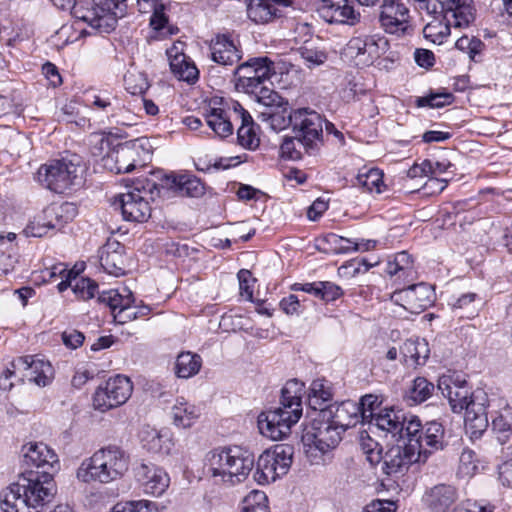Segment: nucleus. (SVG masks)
<instances>
[{"instance_id": "nucleus-1", "label": "nucleus", "mask_w": 512, "mask_h": 512, "mask_svg": "<svg viewBox=\"0 0 512 512\" xmlns=\"http://www.w3.org/2000/svg\"><path fill=\"white\" fill-rule=\"evenodd\" d=\"M390 447L381 462L387 475L401 473L413 463H424L435 451L443 448L444 428L431 421L422 427L420 420H412L407 426V438Z\"/></svg>"}, {"instance_id": "nucleus-2", "label": "nucleus", "mask_w": 512, "mask_h": 512, "mask_svg": "<svg viewBox=\"0 0 512 512\" xmlns=\"http://www.w3.org/2000/svg\"><path fill=\"white\" fill-rule=\"evenodd\" d=\"M303 388L304 384L298 380H289L281 391L280 406L258 416V428L263 436L278 441L290 434L291 427L302 416Z\"/></svg>"}, {"instance_id": "nucleus-3", "label": "nucleus", "mask_w": 512, "mask_h": 512, "mask_svg": "<svg viewBox=\"0 0 512 512\" xmlns=\"http://www.w3.org/2000/svg\"><path fill=\"white\" fill-rule=\"evenodd\" d=\"M254 455L239 446L209 451L204 459L203 472L216 485L233 486L243 482L254 467Z\"/></svg>"}, {"instance_id": "nucleus-4", "label": "nucleus", "mask_w": 512, "mask_h": 512, "mask_svg": "<svg viewBox=\"0 0 512 512\" xmlns=\"http://www.w3.org/2000/svg\"><path fill=\"white\" fill-rule=\"evenodd\" d=\"M55 494V483L49 479L40 483L36 478L21 476L1 492L0 508L2 512H41V508L50 503Z\"/></svg>"}, {"instance_id": "nucleus-5", "label": "nucleus", "mask_w": 512, "mask_h": 512, "mask_svg": "<svg viewBox=\"0 0 512 512\" xmlns=\"http://www.w3.org/2000/svg\"><path fill=\"white\" fill-rule=\"evenodd\" d=\"M130 456L119 446L109 445L84 460L77 470V478L85 483H109L121 478L129 468Z\"/></svg>"}, {"instance_id": "nucleus-6", "label": "nucleus", "mask_w": 512, "mask_h": 512, "mask_svg": "<svg viewBox=\"0 0 512 512\" xmlns=\"http://www.w3.org/2000/svg\"><path fill=\"white\" fill-rule=\"evenodd\" d=\"M344 433L330 419H322L318 412L310 427L305 428L301 437L304 452L312 464H320L323 456L335 449Z\"/></svg>"}, {"instance_id": "nucleus-7", "label": "nucleus", "mask_w": 512, "mask_h": 512, "mask_svg": "<svg viewBox=\"0 0 512 512\" xmlns=\"http://www.w3.org/2000/svg\"><path fill=\"white\" fill-rule=\"evenodd\" d=\"M84 167L77 157L51 160L40 166L37 179L47 189L63 193L66 190L80 186L83 180Z\"/></svg>"}, {"instance_id": "nucleus-8", "label": "nucleus", "mask_w": 512, "mask_h": 512, "mask_svg": "<svg viewBox=\"0 0 512 512\" xmlns=\"http://www.w3.org/2000/svg\"><path fill=\"white\" fill-rule=\"evenodd\" d=\"M419 10L428 14H439L445 21L441 34H449L450 29L468 27L474 21L473 0H415Z\"/></svg>"}, {"instance_id": "nucleus-9", "label": "nucleus", "mask_w": 512, "mask_h": 512, "mask_svg": "<svg viewBox=\"0 0 512 512\" xmlns=\"http://www.w3.org/2000/svg\"><path fill=\"white\" fill-rule=\"evenodd\" d=\"M128 188L127 192L119 195L114 205L121 209L125 220L146 221L151 216L150 200L153 199L156 183L147 178H141L133 181Z\"/></svg>"}, {"instance_id": "nucleus-10", "label": "nucleus", "mask_w": 512, "mask_h": 512, "mask_svg": "<svg viewBox=\"0 0 512 512\" xmlns=\"http://www.w3.org/2000/svg\"><path fill=\"white\" fill-rule=\"evenodd\" d=\"M153 147L147 138H138L118 144L107 155L105 166L116 173H128L145 166L152 157Z\"/></svg>"}, {"instance_id": "nucleus-11", "label": "nucleus", "mask_w": 512, "mask_h": 512, "mask_svg": "<svg viewBox=\"0 0 512 512\" xmlns=\"http://www.w3.org/2000/svg\"><path fill=\"white\" fill-rule=\"evenodd\" d=\"M324 120L320 114L307 108L293 111L292 130L297 142L308 154H314L322 144Z\"/></svg>"}, {"instance_id": "nucleus-12", "label": "nucleus", "mask_w": 512, "mask_h": 512, "mask_svg": "<svg viewBox=\"0 0 512 512\" xmlns=\"http://www.w3.org/2000/svg\"><path fill=\"white\" fill-rule=\"evenodd\" d=\"M292 456L293 448L289 445H275L264 451L257 461L255 479L260 484L274 482L288 472Z\"/></svg>"}, {"instance_id": "nucleus-13", "label": "nucleus", "mask_w": 512, "mask_h": 512, "mask_svg": "<svg viewBox=\"0 0 512 512\" xmlns=\"http://www.w3.org/2000/svg\"><path fill=\"white\" fill-rule=\"evenodd\" d=\"M76 215V206L72 203L51 204L34 216L24 229L27 237H42L52 229H60L64 223Z\"/></svg>"}, {"instance_id": "nucleus-14", "label": "nucleus", "mask_w": 512, "mask_h": 512, "mask_svg": "<svg viewBox=\"0 0 512 512\" xmlns=\"http://www.w3.org/2000/svg\"><path fill=\"white\" fill-rule=\"evenodd\" d=\"M24 462L29 466L43 469L41 472L30 471L26 478H36L40 483L53 481V475L59 468V460L55 452L42 442L28 443L22 449Z\"/></svg>"}, {"instance_id": "nucleus-15", "label": "nucleus", "mask_w": 512, "mask_h": 512, "mask_svg": "<svg viewBox=\"0 0 512 512\" xmlns=\"http://www.w3.org/2000/svg\"><path fill=\"white\" fill-rule=\"evenodd\" d=\"M133 391L130 379L123 375L109 378L104 386L97 388L93 396L96 410L106 412L126 403Z\"/></svg>"}, {"instance_id": "nucleus-16", "label": "nucleus", "mask_w": 512, "mask_h": 512, "mask_svg": "<svg viewBox=\"0 0 512 512\" xmlns=\"http://www.w3.org/2000/svg\"><path fill=\"white\" fill-rule=\"evenodd\" d=\"M387 44L383 38L374 35L352 37L343 49L344 57L355 66H370L381 55V49Z\"/></svg>"}, {"instance_id": "nucleus-17", "label": "nucleus", "mask_w": 512, "mask_h": 512, "mask_svg": "<svg viewBox=\"0 0 512 512\" xmlns=\"http://www.w3.org/2000/svg\"><path fill=\"white\" fill-rule=\"evenodd\" d=\"M438 389L448 399L455 413L469 410L476 393V390L470 392L465 376L456 372L442 375L438 381Z\"/></svg>"}, {"instance_id": "nucleus-18", "label": "nucleus", "mask_w": 512, "mask_h": 512, "mask_svg": "<svg viewBox=\"0 0 512 512\" xmlns=\"http://www.w3.org/2000/svg\"><path fill=\"white\" fill-rule=\"evenodd\" d=\"M390 299L406 311L419 314L433 304L435 293L432 286L422 282L396 289Z\"/></svg>"}, {"instance_id": "nucleus-19", "label": "nucleus", "mask_w": 512, "mask_h": 512, "mask_svg": "<svg viewBox=\"0 0 512 512\" xmlns=\"http://www.w3.org/2000/svg\"><path fill=\"white\" fill-rule=\"evenodd\" d=\"M409 9L403 0H383L380 23L386 33L401 36L409 28Z\"/></svg>"}, {"instance_id": "nucleus-20", "label": "nucleus", "mask_w": 512, "mask_h": 512, "mask_svg": "<svg viewBox=\"0 0 512 512\" xmlns=\"http://www.w3.org/2000/svg\"><path fill=\"white\" fill-rule=\"evenodd\" d=\"M11 367L39 387L47 386L53 378V368L49 361L34 355H26L15 359Z\"/></svg>"}, {"instance_id": "nucleus-21", "label": "nucleus", "mask_w": 512, "mask_h": 512, "mask_svg": "<svg viewBox=\"0 0 512 512\" xmlns=\"http://www.w3.org/2000/svg\"><path fill=\"white\" fill-rule=\"evenodd\" d=\"M135 476L144 493L161 496L169 487L170 477L160 466L142 462L135 468Z\"/></svg>"}, {"instance_id": "nucleus-22", "label": "nucleus", "mask_w": 512, "mask_h": 512, "mask_svg": "<svg viewBox=\"0 0 512 512\" xmlns=\"http://www.w3.org/2000/svg\"><path fill=\"white\" fill-rule=\"evenodd\" d=\"M487 409V393L477 389L470 409L465 411V430L472 440L479 439L488 427Z\"/></svg>"}, {"instance_id": "nucleus-23", "label": "nucleus", "mask_w": 512, "mask_h": 512, "mask_svg": "<svg viewBox=\"0 0 512 512\" xmlns=\"http://www.w3.org/2000/svg\"><path fill=\"white\" fill-rule=\"evenodd\" d=\"M412 420H419L415 416L407 418L401 411H395L391 408L380 410L374 417L373 425L379 430L391 434L398 441L407 438V426Z\"/></svg>"}, {"instance_id": "nucleus-24", "label": "nucleus", "mask_w": 512, "mask_h": 512, "mask_svg": "<svg viewBox=\"0 0 512 512\" xmlns=\"http://www.w3.org/2000/svg\"><path fill=\"white\" fill-rule=\"evenodd\" d=\"M488 416L492 429L498 434V440L504 443L512 432V408L502 398L487 397Z\"/></svg>"}, {"instance_id": "nucleus-25", "label": "nucleus", "mask_w": 512, "mask_h": 512, "mask_svg": "<svg viewBox=\"0 0 512 512\" xmlns=\"http://www.w3.org/2000/svg\"><path fill=\"white\" fill-rule=\"evenodd\" d=\"M318 12L326 22L337 24L354 25L360 16L349 0H321Z\"/></svg>"}, {"instance_id": "nucleus-26", "label": "nucleus", "mask_w": 512, "mask_h": 512, "mask_svg": "<svg viewBox=\"0 0 512 512\" xmlns=\"http://www.w3.org/2000/svg\"><path fill=\"white\" fill-rule=\"evenodd\" d=\"M321 412L322 419H330L332 423H335L344 432L361 421L358 404L352 400L329 404L325 409H321Z\"/></svg>"}, {"instance_id": "nucleus-27", "label": "nucleus", "mask_w": 512, "mask_h": 512, "mask_svg": "<svg viewBox=\"0 0 512 512\" xmlns=\"http://www.w3.org/2000/svg\"><path fill=\"white\" fill-rule=\"evenodd\" d=\"M182 42L174 43L166 54L172 73L181 81L194 83L198 79L199 71L195 64L184 53Z\"/></svg>"}, {"instance_id": "nucleus-28", "label": "nucleus", "mask_w": 512, "mask_h": 512, "mask_svg": "<svg viewBox=\"0 0 512 512\" xmlns=\"http://www.w3.org/2000/svg\"><path fill=\"white\" fill-rule=\"evenodd\" d=\"M458 497V490L455 486L438 484L425 493L424 501L431 512H449Z\"/></svg>"}, {"instance_id": "nucleus-29", "label": "nucleus", "mask_w": 512, "mask_h": 512, "mask_svg": "<svg viewBox=\"0 0 512 512\" xmlns=\"http://www.w3.org/2000/svg\"><path fill=\"white\" fill-rule=\"evenodd\" d=\"M139 437L143 447L153 453L169 454L174 446L171 432L167 428L158 430L144 425Z\"/></svg>"}, {"instance_id": "nucleus-30", "label": "nucleus", "mask_w": 512, "mask_h": 512, "mask_svg": "<svg viewBox=\"0 0 512 512\" xmlns=\"http://www.w3.org/2000/svg\"><path fill=\"white\" fill-rule=\"evenodd\" d=\"M161 185L180 196L198 197L204 193V186L201 181L188 174L165 175L161 180Z\"/></svg>"}, {"instance_id": "nucleus-31", "label": "nucleus", "mask_w": 512, "mask_h": 512, "mask_svg": "<svg viewBox=\"0 0 512 512\" xmlns=\"http://www.w3.org/2000/svg\"><path fill=\"white\" fill-rule=\"evenodd\" d=\"M125 248L119 242H108L100 251V264L105 272L113 276H121L125 273L126 259Z\"/></svg>"}, {"instance_id": "nucleus-32", "label": "nucleus", "mask_w": 512, "mask_h": 512, "mask_svg": "<svg viewBox=\"0 0 512 512\" xmlns=\"http://www.w3.org/2000/svg\"><path fill=\"white\" fill-rule=\"evenodd\" d=\"M211 59L220 65H234L241 59L235 43L227 35H216L210 42Z\"/></svg>"}, {"instance_id": "nucleus-33", "label": "nucleus", "mask_w": 512, "mask_h": 512, "mask_svg": "<svg viewBox=\"0 0 512 512\" xmlns=\"http://www.w3.org/2000/svg\"><path fill=\"white\" fill-rule=\"evenodd\" d=\"M273 63L267 57L253 58L239 65L234 71V80L251 79L252 77H271Z\"/></svg>"}, {"instance_id": "nucleus-34", "label": "nucleus", "mask_w": 512, "mask_h": 512, "mask_svg": "<svg viewBox=\"0 0 512 512\" xmlns=\"http://www.w3.org/2000/svg\"><path fill=\"white\" fill-rule=\"evenodd\" d=\"M429 346L425 339L407 340L401 347V354L407 366L424 365L429 357Z\"/></svg>"}, {"instance_id": "nucleus-35", "label": "nucleus", "mask_w": 512, "mask_h": 512, "mask_svg": "<svg viewBox=\"0 0 512 512\" xmlns=\"http://www.w3.org/2000/svg\"><path fill=\"white\" fill-rule=\"evenodd\" d=\"M172 423L178 428H190L199 417L197 408L185 401L183 398L177 399L171 408Z\"/></svg>"}, {"instance_id": "nucleus-36", "label": "nucleus", "mask_w": 512, "mask_h": 512, "mask_svg": "<svg viewBox=\"0 0 512 512\" xmlns=\"http://www.w3.org/2000/svg\"><path fill=\"white\" fill-rule=\"evenodd\" d=\"M333 398L332 388L328 381L324 379L313 380L308 392V405L313 410L325 409L326 403Z\"/></svg>"}, {"instance_id": "nucleus-37", "label": "nucleus", "mask_w": 512, "mask_h": 512, "mask_svg": "<svg viewBox=\"0 0 512 512\" xmlns=\"http://www.w3.org/2000/svg\"><path fill=\"white\" fill-rule=\"evenodd\" d=\"M274 0H249L247 16L255 23H267L276 16Z\"/></svg>"}, {"instance_id": "nucleus-38", "label": "nucleus", "mask_w": 512, "mask_h": 512, "mask_svg": "<svg viewBox=\"0 0 512 512\" xmlns=\"http://www.w3.org/2000/svg\"><path fill=\"white\" fill-rule=\"evenodd\" d=\"M207 125L220 138H225L233 133L231 117L221 108H212L205 115Z\"/></svg>"}, {"instance_id": "nucleus-39", "label": "nucleus", "mask_w": 512, "mask_h": 512, "mask_svg": "<svg viewBox=\"0 0 512 512\" xmlns=\"http://www.w3.org/2000/svg\"><path fill=\"white\" fill-rule=\"evenodd\" d=\"M202 366V359L198 354L182 352L175 363V373L179 378L188 379L196 375Z\"/></svg>"}, {"instance_id": "nucleus-40", "label": "nucleus", "mask_w": 512, "mask_h": 512, "mask_svg": "<svg viewBox=\"0 0 512 512\" xmlns=\"http://www.w3.org/2000/svg\"><path fill=\"white\" fill-rule=\"evenodd\" d=\"M240 122V127L237 130L238 143L246 149H256L260 144V138L256 132L255 123L251 115L244 116Z\"/></svg>"}, {"instance_id": "nucleus-41", "label": "nucleus", "mask_w": 512, "mask_h": 512, "mask_svg": "<svg viewBox=\"0 0 512 512\" xmlns=\"http://www.w3.org/2000/svg\"><path fill=\"white\" fill-rule=\"evenodd\" d=\"M87 101L91 108L100 110L106 114L113 113L119 101L116 95L107 90L95 92L88 96ZM114 116V114H112Z\"/></svg>"}, {"instance_id": "nucleus-42", "label": "nucleus", "mask_w": 512, "mask_h": 512, "mask_svg": "<svg viewBox=\"0 0 512 512\" xmlns=\"http://www.w3.org/2000/svg\"><path fill=\"white\" fill-rule=\"evenodd\" d=\"M287 110H263L260 112L259 117L263 122H266L268 126L274 131H280L288 126L292 127V113L287 114Z\"/></svg>"}, {"instance_id": "nucleus-43", "label": "nucleus", "mask_w": 512, "mask_h": 512, "mask_svg": "<svg viewBox=\"0 0 512 512\" xmlns=\"http://www.w3.org/2000/svg\"><path fill=\"white\" fill-rule=\"evenodd\" d=\"M126 294H120L117 290H108L102 291L98 296V301L106 304L112 311V315L114 312H117L120 308H123L124 305H130L133 302L132 294L127 289H124Z\"/></svg>"}, {"instance_id": "nucleus-44", "label": "nucleus", "mask_w": 512, "mask_h": 512, "mask_svg": "<svg viewBox=\"0 0 512 512\" xmlns=\"http://www.w3.org/2000/svg\"><path fill=\"white\" fill-rule=\"evenodd\" d=\"M257 102L265 107L264 110H279L288 108V101L282 98L277 92L267 88L261 87L259 92L255 95Z\"/></svg>"}, {"instance_id": "nucleus-45", "label": "nucleus", "mask_w": 512, "mask_h": 512, "mask_svg": "<svg viewBox=\"0 0 512 512\" xmlns=\"http://www.w3.org/2000/svg\"><path fill=\"white\" fill-rule=\"evenodd\" d=\"M381 403L382 401L377 395L366 394L362 396L360 402H357L361 422H368L372 424L374 417L378 414L376 410L380 407Z\"/></svg>"}, {"instance_id": "nucleus-46", "label": "nucleus", "mask_w": 512, "mask_h": 512, "mask_svg": "<svg viewBox=\"0 0 512 512\" xmlns=\"http://www.w3.org/2000/svg\"><path fill=\"white\" fill-rule=\"evenodd\" d=\"M357 184L362 186L368 191L375 190L377 193L381 192L383 185V174L377 168H371L357 175Z\"/></svg>"}, {"instance_id": "nucleus-47", "label": "nucleus", "mask_w": 512, "mask_h": 512, "mask_svg": "<svg viewBox=\"0 0 512 512\" xmlns=\"http://www.w3.org/2000/svg\"><path fill=\"white\" fill-rule=\"evenodd\" d=\"M299 53L308 67L319 66L323 64L327 59L326 53L315 46L312 41H306L299 48Z\"/></svg>"}, {"instance_id": "nucleus-48", "label": "nucleus", "mask_w": 512, "mask_h": 512, "mask_svg": "<svg viewBox=\"0 0 512 512\" xmlns=\"http://www.w3.org/2000/svg\"><path fill=\"white\" fill-rule=\"evenodd\" d=\"M478 468V461L475 453L470 449H464L459 458L457 475L461 478L472 477Z\"/></svg>"}, {"instance_id": "nucleus-49", "label": "nucleus", "mask_w": 512, "mask_h": 512, "mask_svg": "<svg viewBox=\"0 0 512 512\" xmlns=\"http://www.w3.org/2000/svg\"><path fill=\"white\" fill-rule=\"evenodd\" d=\"M74 284L72 285V290L77 297L83 300L91 299L95 296L98 285L95 281H92L89 278L77 277V274L73 276Z\"/></svg>"}, {"instance_id": "nucleus-50", "label": "nucleus", "mask_w": 512, "mask_h": 512, "mask_svg": "<svg viewBox=\"0 0 512 512\" xmlns=\"http://www.w3.org/2000/svg\"><path fill=\"white\" fill-rule=\"evenodd\" d=\"M75 15L80 19L89 22L91 27L104 33H109L110 31L114 30L117 23V19L109 13L104 15H99L96 13L93 18H89L87 15L79 16L77 12H75Z\"/></svg>"}, {"instance_id": "nucleus-51", "label": "nucleus", "mask_w": 512, "mask_h": 512, "mask_svg": "<svg viewBox=\"0 0 512 512\" xmlns=\"http://www.w3.org/2000/svg\"><path fill=\"white\" fill-rule=\"evenodd\" d=\"M325 240L332 245L333 252L336 254H346L350 252L359 251L360 246L356 244V241L336 235L328 234Z\"/></svg>"}, {"instance_id": "nucleus-52", "label": "nucleus", "mask_w": 512, "mask_h": 512, "mask_svg": "<svg viewBox=\"0 0 512 512\" xmlns=\"http://www.w3.org/2000/svg\"><path fill=\"white\" fill-rule=\"evenodd\" d=\"M434 385L424 377H417L410 390L411 398L418 403L426 401L433 393Z\"/></svg>"}, {"instance_id": "nucleus-53", "label": "nucleus", "mask_w": 512, "mask_h": 512, "mask_svg": "<svg viewBox=\"0 0 512 512\" xmlns=\"http://www.w3.org/2000/svg\"><path fill=\"white\" fill-rule=\"evenodd\" d=\"M266 506V494L260 490H252L243 498L240 506V512L251 511Z\"/></svg>"}, {"instance_id": "nucleus-54", "label": "nucleus", "mask_w": 512, "mask_h": 512, "mask_svg": "<svg viewBox=\"0 0 512 512\" xmlns=\"http://www.w3.org/2000/svg\"><path fill=\"white\" fill-rule=\"evenodd\" d=\"M124 81L126 89L133 95L142 94L148 89V82L141 73L129 72Z\"/></svg>"}, {"instance_id": "nucleus-55", "label": "nucleus", "mask_w": 512, "mask_h": 512, "mask_svg": "<svg viewBox=\"0 0 512 512\" xmlns=\"http://www.w3.org/2000/svg\"><path fill=\"white\" fill-rule=\"evenodd\" d=\"M298 147L302 146L297 142L296 135L294 137H286L280 146L281 156L288 160L300 159L302 152Z\"/></svg>"}, {"instance_id": "nucleus-56", "label": "nucleus", "mask_w": 512, "mask_h": 512, "mask_svg": "<svg viewBox=\"0 0 512 512\" xmlns=\"http://www.w3.org/2000/svg\"><path fill=\"white\" fill-rule=\"evenodd\" d=\"M270 77H252L251 79H245V80H234L235 87L239 91H243L247 94H253L256 95L261 87L263 86V83L267 80H269Z\"/></svg>"}, {"instance_id": "nucleus-57", "label": "nucleus", "mask_w": 512, "mask_h": 512, "mask_svg": "<svg viewBox=\"0 0 512 512\" xmlns=\"http://www.w3.org/2000/svg\"><path fill=\"white\" fill-rule=\"evenodd\" d=\"M452 100V95L448 93L444 94H435L429 97H420L417 99V106L424 107L429 106L432 108H440L447 104H450Z\"/></svg>"}, {"instance_id": "nucleus-58", "label": "nucleus", "mask_w": 512, "mask_h": 512, "mask_svg": "<svg viewBox=\"0 0 512 512\" xmlns=\"http://www.w3.org/2000/svg\"><path fill=\"white\" fill-rule=\"evenodd\" d=\"M238 280L241 296L251 301L253 297L252 284L254 283L251 272L245 269L240 270L238 272Z\"/></svg>"}, {"instance_id": "nucleus-59", "label": "nucleus", "mask_w": 512, "mask_h": 512, "mask_svg": "<svg viewBox=\"0 0 512 512\" xmlns=\"http://www.w3.org/2000/svg\"><path fill=\"white\" fill-rule=\"evenodd\" d=\"M319 292L317 298L326 302L334 301L341 295V288L331 282H318Z\"/></svg>"}, {"instance_id": "nucleus-60", "label": "nucleus", "mask_w": 512, "mask_h": 512, "mask_svg": "<svg viewBox=\"0 0 512 512\" xmlns=\"http://www.w3.org/2000/svg\"><path fill=\"white\" fill-rule=\"evenodd\" d=\"M495 507L488 503L467 500L453 509V512H494Z\"/></svg>"}, {"instance_id": "nucleus-61", "label": "nucleus", "mask_w": 512, "mask_h": 512, "mask_svg": "<svg viewBox=\"0 0 512 512\" xmlns=\"http://www.w3.org/2000/svg\"><path fill=\"white\" fill-rule=\"evenodd\" d=\"M61 337L64 345L70 349L80 347L85 340L84 334L75 329L64 331Z\"/></svg>"}, {"instance_id": "nucleus-62", "label": "nucleus", "mask_w": 512, "mask_h": 512, "mask_svg": "<svg viewBox=\"0 0 512 512\" xmlns=\"http://www.w3.org/2000/svg\"><path fill=\"white\" fill-rule=\"evenodd\" d=\"M396 265L399 266L402 271L403 277H409L414 273L413 260L410 254L406 251L397 253L394 256Z\"/></svg>"}, {"instance_id": "nucleus-63", "label": "nucleus", "mask_w": 512, "mask_h": 512, "mask_svg": "<svg viewBox=\"0 0 512 512\" xmlns=\"http://www.w3.org/2000/svg\"><path fill=\"white\" fill-rule=\"evenodd\" d=\"M153 14L150 19V25L155 30L162 29L167 23V18L164 14V5L162 3H158L157 1L153 2Z\"/></svg>"}, {"instance_id": "nucleus-64", "label": "nucleus", "mask_w": 512, "mask_h": 512, "mask_svg": "<svg viewBox=\"0 0 512 512\" xmlns=\"http://www.w3.org/2000/svg\"><path fill=\"white\" fill-rule=\"evenodd\" d=\"M280 307L288 315H298L301 307L300 299L296 295L290 294L281 300Z\"/></svg>"}]
</instances>
